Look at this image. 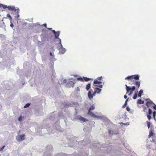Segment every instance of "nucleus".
<instances>
[{
  "mask_svg": "<svg viewBox=\"0 0 156 156\" xmlns=\"http://www.w3.org/2000/svg\"><path fill=\"white\" fill-rule=\"evenodd\" d=\"M123 124L124 125L127 126L129 125V122H126L124 123H123Z\"/></svg>",
  "mask_w": 156,
  "mask_h": 156,
  "instance_id": "obj_48",
  "label": "nucleus"
},
{
  "mask_svg": "<svg viewBox=\"0 0 156 156\" xmlns=\"http://www.w3.org/2000/svg\"><path fill=\"white\" fill-rule=\"evenodd\" d=\"M16 16H15V17L16 19H17L19 17L20 15L18 13L16 14Z\"/></svg>",
  "mask_w": 156,
  "mask_h": 156,
  "instance_id": "obj_47",
  "label": "nucleus"
},
{
  "mask_svg": "<svg viewBox=\"0 0 156 156\" xmlns=\"http://www.w3.org/2000/svg\"><path fill=\"white\" fill-rule=\"evenodd\" d=\"M17 23L18 22V19H17Z\"/></svg>",
  "mask_w": 156,
  "mask_h": 156,
  "instance_id": "obj_59",
  "label": "nucleus"
},
{
  "mask_svg": "<svg viewBox=\"0 0 156 156\" xmlns=\"http://www.w3.org/2000/svg\"><path fill=\"white\" fill-rule=\"evenodd\" d=\"M2 107L1 105H0V110L1 109Z\"/></svg>",
  "mask_w": 156,
  "mask_h": 156,
  "instance_id": "obj_57",
  "label": "nucleus"
},
{
  "mask_svg": "<svg viewBox=\"0 0 156 156\" xmlns=\"http://www.w3.org/2000/svg\"><path fill=\"white\" fill-rule=\"evenodd\" d=\"M2 6L3 8L4 9H5L6 8H7L8 7V6H7V5H5L3 4H0V7H1Z\"/></svg>",
  "mask_w": 156,
  "mask_h": 156,
  "instance_id": "obj_31",
  "label": "nucleus"
},
{
  "mask_svg": "<svg viewBox=\"0 0 156 156\" xmlns=\"http://www.w3.org/2000/svg\"><path fill=\"white\" fill-rule=\"evenodd\" d=\"M59 123V122L58 121L56 122L55 124L53 127L58 131H61V129H60V126Z\"/></svg>",
  "mask_w": 156,
  "mask_h": 156,
  "instance_id": "obj_7",
  "label": "nucleus"
},
{
  "mask_svg": "<svg viewBox=\"0 0 156 156\" xmlns=\"http://www.w3.org/2000/svg\"><path fill=\"white\" fill-rule=\"evenodd\" d=\"M101 90H102L101 89H100L98 87H96L94 91L97 94H99L101 91Z\"/></svg>",
  "mask_w": 156,
  "mask_h": 156,
  "instance_id": "obj_14",
  "label": "nucleus"
},
{
  "mask_svg": "<svg viewBox=\"0 0 156 156\" xmlns=\"http://www.w3.org/2000/svg\"><path fill=\"white\" fill-rule=\"evenodd\" d=\"M153 134V133L152 131H150L149 132V134L148 135V137L149 138L151 136H152Z\"/></svg>",
  "mask_w": 156,
  "mask_h": 156,
  "instance_id": "obj_35",
  "label": "nucleus"
},
{
  "mask_svg": "<svg viewBox=\"0 0 156 156\" xmlns=\"http://www.w3.org/2000/svg\"><path fill=\"white\" fill-rule=\"evenodd\" d=\"M126 109L128 111H129L130 110V109L129 108V107L127 106L126 108Z\"/></svg>",
  "mask_w": 156,
  "mask_h": 156,
  "instance_id": "obj_49",
  "label": "nucleus"
},
{
  "mask_svg": "<svg viewBox=\"0 0 156 156\" xmlns=\"http://www.w3.org/2000/svg\"><path fill=\"white\" fill-rule=\"evenodd\" d=\"M7 8L9 10H12V11L13 12H16V9L15 8V7L14 6H8Z\"/></svg>",
  "mask_w": 156,
  "mask_h": 156,
  "instance_id": "obj_13",
  "label": "nucleus"
},
{
  "mask_svg": "<svg viewBox=\"0 0 156 156\" xmlns=\"http://www.w3.org/2000/svg\"><path fill=\"white\" fill-rule=\"evenodd\" d=\"M128 100V99H127L126 100L125 103L123 105V106L122 107V108H124L127 105Z\"/></svg>",
  "mask_w": 156,
  "mask_h": 156,
  "instance_id": "obj_28",
  "label": "nucleus"
},
{
  "mask_svg": "<svg viewBox=\"0 0 156 156\" xmlns=\"http://www.w3.org/2000/svg\"><path fill=\"white\" fill-rule=\"evenodd\" d=\"M125 86L126 87V94H128L129 93V92L130 91V90L129 89H130L131 87H130L129 86H128L127 84H126Z\"/></svg>",
  "mask_w": 156,
  "mask_h": 156,
  "instance_id": "obj_17",
  "label": "nucleus"
},
{
  "mask_svg": "<svg viewBox=\"0 0 156 156\" xmlns=\"http://www.w3.org/2000/svg\"><path fill=\"white\" fill-rule=\"evenodd\" d=\"M81 155H82L83 156H87L88 155V154H87V153H85L84 154H81Z\"/></svg>",
  "mask_w": 156,
  "mask_h": 156,
  "instance_id": "obj_52",
  "label": "nucleus"
},
{
  "mask_svg": "<svg viewBox=\"0 0 156 156\" xmlns=\"http://www.w3.org/2000/svg\"><path fill=\"white\" fill-rule=\"evenodd\" d=\"M101 147L100 150L103 151L104 153H108V151L111 150L110 146H108L107 144H104L100 145L99 144H96L93 145L92 148H93L92 150L94 151L98 152L99 151V148Z\"/></svg>",
  "mask_w": 156,
  "mask_h": 156,
  "instance_id": "obj_1",
  "label": "nucleus"
},
{
  "mask_svg": "<svg viewBox=\"0 0 156 156\" xmlns=\"http://www.w3.org/2000/svg\"><path fill=\"white\" fill-rule=\"evenodd\" d=\"M143 93V90H140L138 93V96L139 97H140L142 94Z\"/></svg>",
  "mask_w": 156,
  "mask_h": 156,
  "instance_id": "obj_18",
  "label": "nucleus"
},
{
  "mask_svg": "<svg viewBox=\"0 0 156 156\" xmlns=\"http://www.w3.org/2000/svg\"><path fill=\"white\" fill-rule=\"evenodd\" d=\"M91 87V83H89L86 86V89L87 90H88Z\"/></svg>",
  "mask_w": 156,
  "mask_h": 156,
  "instance_id": "obj_23",
  "label": "nucleus"
},
{
  "mask_svg": "<svg viewBox=\"0 0 156 156\" xmlns=\"http://www.w3.org/2000/svg\"><path fill=\"white\" fill-rule=\"evenodd\" d=\"M54 75V73H52V75Z\"/></svg>",
  "mask_w": 156,
  "mask_h": 156,
  "instance_id": "obj_60",
  "label": "nucleus"
},
{
  "mask_svg": "<svg viewBox=\"0 0 156 156\" xmlns=\"http://www.w3.org/2000/svg\"><path fill=\"white\" fill-rule=\"evenodd\" d=\"M147 118L148 119L150 120L151 119V115H147Z\"/></svg>",
  "mask_w": 156,
  "mask_h": 156,
  "instance_id": "obj_39",
  "label": "nucleus"
},
{
  "mask_svg": "<svg viewBox=\"0 0 156 156\" xmlns=\"http://www.w3.org/2000/svg\"><path fill=\"white\" fill-rule=\"evenodd\" d=\"M0 27H5V23L4 22L2 23L0 25Z\"/></svg>",
  "mask_w": 156,
  "mask_h": 156,
  "instance_id": "obj_36",
  "label": "nucleus"
},
{
  "mask_svg": "<svg viewBox=\"0 0 156 156\" xmlns=\"http://www.w3.org/2000/svg\"><path fill=\"white\" fill-rule=\"evenodd\" d=\"M45 154L44 156H45Z\"/></svg>",
  "mask_w": 156,
  "mask_h": 156,
  "instance_id": "obj_63",
  "label": "nucleus"
},
{
  "mask_svg": "<svg viewBox=\"0 0 156 156\" xmlns=\"http://www.w3.org/2000/svg\"><path fill=\"white\" fill-rule=\"evenodd\" d=\"M46 149L48 151H51L53 149V147L52 146L48 145Z\"/></svg>",
  "mask_w": 156,
  "mask_h": 156,
  "instance_id": "obj_20",
  "label": "nucleus"
},
{
  "mask_svg": "<svg viewBox=\"0 0 156 156\" xmlns=\"http://www.w3.org/2000/svg\"><path fill=\"white\" fill-rule=\"evenodd\" d=\"M144 103L143 101H142L141 99H139L137 101V103L138 104H143Z\"/></svg>",
  "mask_w": 156,
  "mask_h": 156,
  "instance_id": "obj_24",
  "label": "nucleus"
},
{
  "mask_svg": "<svg viewBox=\"0 0 156 156\" xmlns=\"http://www.w3.org/2000/svg\"><path fill=\"white\" fill-rule=\"evenodd\" d=\"M147 122V126L148 128H149L150 126V123L149 122Z\"/></svg>",
  "mask_w": 156,
  "mask_h": 156,
  "instance_id": "obj_43",
  "label": "nucleus"
},
{
  "mask_svg": "<svg viewBox=\"0 0 156 156\" xmlns=\"http://www.w3.org/2000/svg\"><path fill=\"white\" fill-rule=\"evenodd\" d=\"M5 146H3L2 147V148H1L0 149V151H2L4 149V148L5 147Z\"/></svg>",
  "mask_w": 156,
  "mask_h": 156,
  "instance_id": "obj_50",
  "label": "nucleus"
},
{
  "mask_svg": "<svg viewBox=\"0 0 156 156\" xmlns=\"http://www.w3.org/2000/svg\"><path fill=\"white\" fill-rule=\"evenodd\" d=\"M95 108V106L94 105L91 106L89 108L88 112V114L89 115H90L92 117L97 119H101L103 121L107 120V119L106 117L104 116H98L95 115L93 112L91 111V110H92L94 109Z\"/></svg>",
  "mask_w": 156,
  "mask_h": 156,
  "instance_id": "obj_2",
  "label": "nucleus"
},
{
  "mask_svg": "<svg viewBox=\"0 0 156 156\" xmlns=\"http://www.w3.org/2000/svg\"><path fill=\"white\" fill-rule=\"evenodd\" d=\"M50 55L51 56H52V58H54V57H55L54 55L51 52H50Z\"/></svg>",
  "mask_w": 156,
  "mask_h": 156,
  "instance_id": "obj_41",
  "label": "nucleus"
},
{
  "mask_svg": "<svg viewBox=\"0 0 156 156\" xmlns=\"http://www.w3.org/2000/svg\"><path fill=\"white\" fill-rule=\"evenodd\" d=\"M146 100L147 101L146 105L147 107H151L152 105V104L153 103V102L151 101L149 98H147L146 99Z\"/></svg>",
  "mask_w": 156,
  "mask_h": 156,
  "instance_id": "obj_9",
  "label": "nucleus"
},
{
  "mask_svg": "<svg viewBox=\"0 0 156 156\" xmlns=\"http://www.w3.org/2000/svg\"><path fill=\"white\" fill-rule=\"evenodd\" d=\"M19 8H18L17 9H16V12H12H12H11V13H14V12L15 13V14H19Z\"/></svg>",
  "mask_w": 156,
  "mask_h": 156,
  "instance_id": "obj_32",
  "label": "nucleus"
},
{
  "mask_svg": "<svg viewBox=\"0 0 156 156\" xmlns=\"http://www.w3.org/2000/svg\"><path fill=\"white\" fill-rule=\"evenodd\" d=\"M132 76L133 78L135 80H139V79L140 76L138 75H135Z\"/></svg>",
  "mask_w": 156,
  "mask_h": 156,
  "instance_id": "obj_15",
  "label": "nucleus"
},
{
  "mask_svg": "<svg viewBox=\"0 0 156 156\" xmlns=\"http://www.w3.org/2000/svg\"><path fill=\"white\" fill-rule=\"evenodd\" d=\"M22 120V117L21 116H20V117L18 119L19 121L20 122H21Z\"/></svg>",
  "mask_w": 156,
  "mask_h": 156,
  "instance_id": "obj_42",
  "label": "nucleus"
},
{
  "mask_svg": "<svg viewBox=\"0 0 156 156\" xmlns=\"http://www.w3.org/2000/svg\"><path fill=\"white\" fill-rule=\"evenodd\" d=\"M88 96L89 99L90 100H91L93 98L92 94H91V91H89L88 92Z\"/></svg>",
  "mask_w": 156,
  "mask_h": 156,
  "instance_id": "obj_16",
  "label": "nucleus"
},
{
  "mask_svg": "<svg viewBox=\"0 0 156 156\" xmlns=\"http://www.w3.org/2000/svg\"><path fill=\"white\" fill-rule=\"evenodd\" d=\"M156 115V111H154L153 112V118L155 121H156L155 116Z\"/></svg>",
  "mask_w": 156,
  "mask_h": 156,
  "instance_id": "obj_27",
  "label": "nucleus"
},
{
  "mask_svg": "<svg viewBox=\"0 0 156 156\" xmlns=\"http://www.w3.org/2000/svg\"><path fill=\"white\" fill-rule=\"evenodd\" d=\"M79 90V88L78 87L77 88V90Z\"/></svg>",
  "mask_w": 156,
  "mask_h": 156,
  "instance_id": "obj_58",
  "label": "nucleus"
},
{
  "mask_svg": "<svg viewBox=\"0 0 156 156\" xmlns=\"http://www.w3.org/2000/svg\"><path fill=\"white\" fill-rule=\"evenodd\" d=\"M124 99H127V96L126 95H125L124 96Z\"/></svg>",
  "mask_w": 156,
  "mask_h": 156,
  "instance_id": "obj_54",
  "label": "nucleus"
},
{
  "mask_svg": "<svg viewBox=\"0 0 156 156\" xmlns=\"http://www.w3.org/2000/svg\"><path fill=\"white\" fill-rule=\"evenodd\" d=\"M74 83L73 81H69L66 84V86L68 87H73Z\"/></svg>",
  "mask_w": 156,
  "mask_h": 156,
  "instance_id": "obj_10",
  "label": "nucleus"
},
{
  "mask_svg": "<svg viewBox=\"0 0 156 156\" xmlns=\"http://www.w3.org/2000/svg\"><path fill=\"white\" fill-rule=\"evenodd\" d=\"M140 84V82L139 81H136L135 83V84L137 87H139Z\"/></svg>",
  "mask_w": 156,
  "mask_h": 156,
  "instance_id": "obj_19",
  "label": "nucleus"
},
{
  "mask_svg": "<svg viewBox=\"0 0 156 156\" xmlns=\"http://www.w3.org/2000/svg\"><path fill=\"white\" fill-rule=\"evenodd\" d=\"M95 86H96V87H99L100 88H102V87H103V85H96Z\"/></svg>",
  "mask_w": 156,
  "mask_h": 156,
  "instance_id": "obj_46",
  "label": "nucleus"
},
{
  "mask_svg": "<svg viewBox=\"0 0 156 156\" xmlns=\"http://www.w3.org/2000/svg\"><path fill=\"white\" fill-rule=\"evenodd\" d=\"M58 41H59V43L58 44V46H61V47H62V41H61V39L60 38H58Z\"/></svg>",
  "mask_w": 156,
  "mask_h": 156,
  "instance_id": "obj_30",
  "label": "nucleus"
},
{
  "mask_svg": "<svg viewBox=\"0 0 156 156\" xmlns=\"http://www.w3.org/2000/svg\"><path fill=\"white\" fill-rule=\"evenodd\" d=\"M130 90V92L129 94H128L129 95H131L133 93V91L135 90L136 87L134 86H132L130 88V89H129Z\"/></svg>",
  "mask_w": 156,
  "mask_h": 156,
  "instance_id": "obj_12",
  "label": "nucleus"
},
{
  "mask_svg": "<svg viewBox=\"0 0 156 156\" xmlns=\"http://www.w3.org/2000/svg\"><path fill=\"white\" fill-rule=\"evenodd\" d=\"M52 31L55 35V38L57 39L59 38V36L60 35V31H56L54 30H52Z\"/></svg>",
  "mask_w": 156,
  "mask_h": 156,
  "instance_id": "obj_8",
  "label": "nucleus"
},
{
  "mask_svg": "<svg viewBox=\"0 0 156 156\" xmlns=\"http://www.w3.org/2000/svg\"><path fill=\"white\" fill-rule=\"evenodd\" d=\"M108 133L109 134H116L118 133H115L113 131L111 130H109Z\"/></svg>",
  "mask_w": 156,
  "mask_h": 156,
  "instance_id": "obj_21",
  "label": "nucleus"
},
{
  "mask_svg": "<svg viewBox=\"0 0 156 156\" xmlns=\"http://www.w3.org/2000/svg\"><path fill=\"white\" fill-rule=\"evenodd\" d=\"M152 104L154 105V106H152V107L154 109L156 110V105L154 103Z\"/></svg>",
  "mask_w": 156,
  "mask_h": 156,
  "instance_id": "obj_44",
  "label": "nucleus"
},
{
  "mask_svg": "<svg viewBox=\"0 0 156 156\" xmlns=\"http://www.w3.org/2000/svg\"><path fill=\"white\" fill-rule=\"evenodd\" d=\"M25 135L23 134L21 135H18L16 136V140L18 142L22 141L25 139Z\"/></svg>",
  "mask_w": 156,
  "mask_h": 156,
  "instance_id": "obj_6",
  "label": "nucleus"
},
{
  "mask_svg": "<svg viewBox=\"0 0 156 156\" xmlns=\"http://www.w3.org/2000/svg\"><path fill=\"white\" fill-rule=\"evenodd\" d=\"M76 120H79L80 121H83L84 122L88 121V120L87 119H86L84 118H83L80 116H76L75 118H74L73 119V120L74 121H76Z\"/></svg>",
  "mask_w": 156,
  "mask_h": 156,
  "instance_id": "obj_5",
  "label": "nucleus"
},
{
  "mask_svg": "<svg viewBox=\"0 0 156 156\" xmlns=\"http://www.w3.org/2000/svg\"><path fill=\"white\" fill-rule=\"evenodd\" d=\"M57 48L59 51V53L61 54H64L66 50L65 48L63 47L62 45V47H61V45L58 46Z\"/></svg>",
  "mask_w": 156,
  "mask_h": 156,
  "instance_id": "obj_4",
  "label": "nucleus"
},
{
  "mask_svg": "<svg viewBox=\"0 0 156 156\" xmlns=\"http://www.w3.org/2000/svg\"><path fill=\"white\" fill-rule=\"evenodd\" d=\"M70 106L73 107L76 112V111L79 110L80 107V105L77 102H73L70 104Z\"/></svg>",
  "mask_w": 156,
  "mask_h": 156,
  "instance_id": "obj_3",
  "label": "nucleus"
},
{
  "mask_svg": "<svg viewBox=\"0 0 156 156\" xmlns=\"http://www.w3.org/2000/svg\"><path fill=\"white\" fill-rule=\"evenodd\" d=\"M132 79H133V77L132 76V75L128 76L127 77L125 78V80H129Z\"/></svg>",
  "mask_w": 156,
  "mask_h": 156,
  "instance_id": "obj_25",
  "label": "nucleus"
},
{
  "mask_svg": "<svg viewBox=\"0 0 156 156\" xmlns=\"http://www.w3.org/2000/svg\"><path fill=\"white\" fill-rule=\"evenodd\" d=\"M77 80H80V81H83V77H79L78 78H77Z\"/></svg>",
  "mask_w": 156,
  "mask_h": 156,
  "instance_id": "obj_37",
  "label": "nucleus"
},
{
  "mask_svg": "<svg viewBox=\"0 0 156 156\" xmlns=\"http://www.w3.org/2000/svg\"><path fill=\"white\" fill-rule=\"evenodd\" d=\"M10 23H11L10 25V27H11L12 28H13L14 26H13V23H12V20H11V21H10Z\"/></svg>",
  "mask_w": 156,
  "mask_h": 156,
  "instance_id": "obj_45",
  "label": "nucleus"
},
{
  "mask_svg": "<svg viewBox=\"0 0 156 156\" xmlns=\"http://www.w3.org/2000/svg\"><path fill=\"white\" fill-rule=\"evenodd\" d=\"M104 78V77H102V76L99 77L97 78V79L98 80H101L102 79V78Z\"/></svg>",
  "mask_w": 156,
  "mask_h": 156,
  "instance_id": "obj_40",
  "label": "nucleus"
},
{
  "mask_svg": "<svg viewBox=\"0 0 156 156\" xmlns=\"http://www.w3.org/2000/svg\"><path fill=\"white\" fill-rule=\"evenodd\" d=\"M47 29H48V30H51L52 31V30H52V28H47Z\"/></svg>",
  "mask_w": 156,
  "mask_h": 156,
  "instance_id": "obj_55",
  "label": "nucleus"
},
{
  "mask_svg": "<svg viewBox=\"0 0 156 156\" xmlns=\"http://www.w3.org/2000/svg\"><path fill=\"white\" fill-rule=\"evenodd\" d=\"M102 82L97 80H95L94 81V83L95 84L101 83Z\"/></svg>",
  "mask_w": 156,
  "mask_h": 156,
  "instance_id": "obj_26",
  "label": "nucleus"
},
{
  "mask_svg": "<svg viewBox=\"0 0 156 156\" xmlns=\"http://www.w3.org/2000/svg\"><path fill=\"white\" fill-rule=\"evenodd\" d=\"M30 105V104L29 103H27L24 106V108H27Z\"/></svg>",
  "mask_w": 156,
  "mask_h": 156,
  "instance_id": "obj_34",
  "label": "nucleus"
},
{
  "mask_svg": "<svg viewBox=\"0 0 156 156\" xmlns=\"http://www.w3.org/2000/svg\"><path fill=\"white\" fill-rule=\"evenodd\" d=\"M143 111L144 112H145L146 111V108H144V109H143Z\"/></svg>",
  "mask_w": 156,
  "mask_h": 156,
  "instance_id": "obj_56",
  "label": "nucleus"
},
{
  "mask_svg": "<svg viewBox=\"0 0 156 156\" xmlns=\"http://www.w3.org/2000/svg\"><path fill=\"white\" fill-rule=\"evenodd\" d=\"M43 26H44V27H45L47 28L46 27H47V24H44L43 25Z\"/></svg>",
  "mask_w": 156,
  "mask_h": 156,
  "instance_id": "obj_53",
  "label": "nucleus"
},
{
  "mask_svg": "<svg viewBox=\"0 0 156 156\" xmlns=\"http://www.w3.org/2000/svg\"><path fill=\"white\" fill-rule=\"evenodd\" d=\"M52 133H54V132H53V131H52Z\"/></svg>",
  "mask_w": 156,
  "mask_h": 156,
  "instance_id": "obj_61",
  "label": "nucleus"
},
{
  "mask_svg": "<svg viewBox=\"0 0 156 156\" xmlns=\"http://www.w3.org/2000/svg\"><path fill=\"white\" fill-rule=\"evenodd\" d=\"M152 112V111L151 109V108H149L148 109V112H147L146 113H147H147H148V115H151Z\"/></svg>",
  "mask_w": 156,
  "mask_h": 156,
  "instance_id": "obj_29",
  "label": "nucleus"
},
{
  "mask_svg": "<svg viewBox=\"0 0 156 156\" xmlns=\"http://www.w3.org/2000/svg\"><path fill=\"white\" fill-rule=\"evenodd\" d=\"M83 80H84L85 81H88L90 80H92V79H90L88 78H87L86 77H83Z\"/></svg>",
  "mask_w": 156,
  "mask_h": 156,
  "instance_id": "obj_22",
  "label": "nucleus"
},
{
  "mask_svg": "<svg viewBox=\"0 0 156 156\" xmlns=\"http://www.w3.org/2000/svg\"><path fill=\"white\" fill-rule=\"evenodd\" d=\"M96 93V92L94 91V92L93 93V94H92L93 97L95 95Z\"/></svg>",
  "mask_w": 156,
  "mask_h": 156,
  "instance_id": "obj_51",
  "label": "nucleus"
},
{
  "mask_svg": "<svg viewBox=\"0 0 156 156\" xmlns=\"http://www.w3.org/2000/svg\"><path fill=\"white\" fill-rule=\"evenodd\" d=\"M66 81V80H64V81Z\"/></svg>",
  "mask_w": 156,
  "mask_h": 156,
  "instance_id": "obj_62",
  "label": "nucleus"
},
{
  "mask_svg": "<svg viewBox=\"0 0 156 156\" xmlns=\"http://www.w3.org/2000/svg\"><path fill=\"white\" fill-rule=\"evenodd\" d=\"M7 16L9 18V20L10 21H11L12 20V17L10 15L9 13H8L7 14Z\"/></svg>",
  "mask_w": 156,
  "mask_h": 156,
  "instance_id": "obj_33",
  "label": "nucleus"
},
{
  "mask_svg": "<svg viewBox=\"0 0 156 156\" xmlns=\"http://www.w3.org/2000/svg\"><path fill=\"white\" fill-rule=\"evenodd\" d=\"M137 97V94L136 93L134 95V96L133 97V99H135Z\"/></svg>",
  "mask_w": 156,
  "mask_h": 156,
  "instance_id": "obj_38",
  "label": "nucleus"
},
{
  "mask_svg": "<svg viewBox=\"0 0 156 156\" xmlns=\"http://www.w3.org/2000/svg\"><path fill=\"white\" fill-rule=\"evenodd\" d=\"M88 141H86V140L85 139H84L83 140V142H82L81 141H80L79 142H78V144L81 145H83V146H85L87 144V142Z\"/></svg>",
  "mask_w": 156,
  "mask_h": 156,
  "instance_id": "obj_11",
  "label": "nucleus"
}]
</instances>
